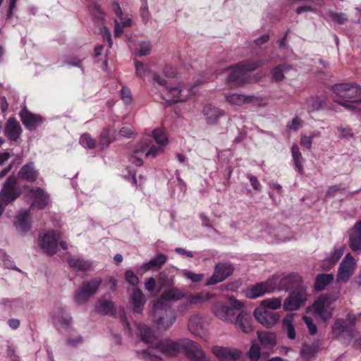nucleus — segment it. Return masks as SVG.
<instances>
[{
  "mask_svg": "<svg viewBox=\"0 0 361 361\" xmlns=\"http://www.w3.org/2000/svg\"><path fill=\"white\" fill-rule=\"evenodd\" d=\"M349 247L353 252L361 251V220L348 231Z\"/></svg>",
  "mask_w": 361,
  "mask_h": 361,
  "instance_id": "28",
  "label": "nucleus"
},
{
  "mask_svg": "<svg viewBox=\"0 0 361 361\" xmlns=\"http://www.w3.org/2000/svg\"><path fill=\"white\" fill-rule=\"evenodd\" d=\"M166 261L167 256L163 253H159L155 257L152 258L147 262H145L142 266H140L137 269V273L140 275H143L145 273L150 270L158 271L162 267Z\"/></svg>",
  "mask_w": 361,
  "mask_h": 361,
  "instance_id": "22",
  "label": "nucleus"
},
{
  "mask_svg": "<svg viewBox=\"0 0 361 361\" xmlns=\"http://www.w3.org/2000/svg\"><path fill=\"white\" fill-rule=\"evenodd\" d=\"M332 274H319L315 277L314 289L316 291L324 290L334 280Z\"/></svg>",
  "mask_w": 361,
  "mask_h": 361,
  "instance_id": "39",
  "label": "nucleus"
},
{
  "mask_svg": "<svg viewBox=\"0 0 361 361\" xmlns=\"http://www.w3.org/2000/svg\"><path fill=\"white\" fill-rule=\"evenodd\" d=\"M202 114L209 125L216 124L219 118L224 115V111L212 104L205 105L203 107Z\"/></svg>",
  "mask_w": 361,
  "mask_h": 361,
  "instance_id": "29",
  "label": "nucleus"
},
{
  "mask_svg": "<svg viewBox=\"0 0 361 361\" xmlns=\"http://www.w3.org/2000/svg\"><path fill=\"white\" fill-rule=\"evenodd\" d=\"M157 281L160 289L164 290V292L174 285L173 278L169 276L164 271L159 273Z\"/></svg>",
  "mask_w": 361,
  "mask_h": 361,
  "instance_id": "44",
  "label": "nucleus"
},
{
  "mask_svg": "<svg viewBox=\"0 0 361 361\" xmlns=\"http://www.w3.org/2000/svg\"><path fill=\"white\" fill-rule=\"evenodd\" d=\"M22 133L19 123L14 118H10L5 125V135L11 141H17Z\"/></svg>",
  "mask_w": 361,
  "mask_h": 361,
  "instance_id": "30",
  "label": "nucleus"
},
{
  "mask_svg": "<svg viewBox=\"0 0 361 361\" xmlns=\"http://www.w3.org/2000/svg\"><path fill=\"white\" fill-rule=\"evenodd\" d=\"M152 139H145L135 146V152H145L146 157L155 158L164 151L169 139L164 131L155 128L152 131Z\"/></svg>",
  "mask_w": 361,
  "mask_h": 361,
  "instance_id": "1",
  "label": "nucleus"
},
{
  "mask_svg": "<svg viewBox=\"0 0 361 361\" xmlns=\"http://www.w3.org/2000/svg\"><path fill=\"white\" fill-rule=\"evenodd\" d=\"M188 329L192 334L201 336L203 333L202 318L197 314L191 316L189 319Z\"/></svg>",
  "mask_w": 361,
  "mask_h": 361,
  "instance_id": "38",
  "label": "nucleus"
},
{
  "mask_svg": "<svg viewBox=\"0 0 361 361\" xmlns=\"http://www.w3.org/2000/svg\"><path fill=\"white\" fill-rule=\"evenodd\" d=\"M33 199L32 207L37 209L44 208L49 202V195L41 188H35L30 190Z\"/></svg>",
  "mask_w": 361,
  "mask_h": 361,
  "instance_id": "27",
  "label": "nucleus"
},
{
  "mask_svg": "<svg viewBox=\"0 0 361 361\" xmlns=\"http://www.w3.org/2000/svg\"><path fill=\"white\" fill-rule=\"evenodd\" d=\"M18 227L23 232H27L30 228V210H24L18 216Z\"/></svg>",
  "mask_w": 361,
  "mask_h": 361,
  "instance_id": "43",
  "label": "nucleus"
},
{
  "mask_svg": "<svg viewBox=\"0 0 361 361\" xmlns=\"http://www.w3.org/2000/svg\"><path fill=\"white\" fill-rule=\"evenodd\" d=\"M242 307L243 304L238 301H235L230 305L217 302L213 306L212 312L219 319L234 324L238 314L243 312Z\"/></svg>",
  "mask_w": 361,
  "mask_h": 361,
  "instance_id": "9",
  "label": "nucleus"
},
{
  "mask_svg": "<svg viewBox=\"0 0 361 361\" xmlns=\"http://www.w3.org/2000/svg\"><path fill=\"white\" fill-rule=\"evenodd\" d=\"M291 154L293 157V160L295 167L297 168L299 173H302V157L300 152V149L297 145H293L291 147Z\"/></svg>",
  "mask_w": 361,
  "mask_h": 361,
  "instance_id": "46",
  "label": "nucleus"
},
{
  "mask_svg": "<svg viewBox=\"0 0 361 361\" xmlns=\"http://www.w3.org/2000/svg\"><path fill=\"white\" fill-rule=\"evenodd\" d=\"M251 316L245 312H240L236 317L234 323L236 328L240 329L245 334H250L253 331V327L251 324Z\"/></svg>",
  "mask_w": 361,
  "mask_h": 361,
  "instance_id": "31",
  "label": "nucleus"
},
{
  "mask_svg": "<svg viewBox=\"0 0 361 361\" xmlns=\"http://www.w3.org/2000/svg\"><path fill=\"white\" fill-rule=\"evenodd\" d=\"M213 297V295L209 292L202 291L197 294H190L185 297V305H195L201 304L207 300H209Z\"/></svg>",
  "mask_w": 361,
  "mask_h": 361,
  "instance_id": "37",
  "label": "nucleus"
},
{
  "mask_svg": "<svg viewBox=\"0 0 361 361\" xmlns=\"http://www.w3.org/2000/svg\"><path fill=\"white\" fill-rule=\"evenodd\" d=\"M102 283V280L99 277L84 281L82 286L74 293L73 299L75 302L78 305L86 303L91 297L97 293Z\"/></svg>",
  "mask_w": 361,
  "mask_h": 361,
  "instance_id": "7",
  "label": "nucleus"
},
{
  "mask_svg": "<svg viewBox=\"0 0 361 361\" xmlns=\"http://www.w3.org/2000/svg\"><path fill=\"white\" fill-rule=\"evenodd\" d=\"M262 304L270 310H277L281 306V300L279 298L266 299Z\"/></svg>",
  "mask_w": 361,
  "mask_h": 361,
  "instance_id": "52",
  "label": "nucleus"
},
{
  "mask_svg": "<svg viewBox=\"0 0 361 361\" xmlns=\"http://www.w3.org/2000/svg\"><path fill=\"white\" fill-rule=\"evenodd\" d=\"M226 99L231 104L241 106L245 103L253 102L255 97L253 96H245L241 94H231L226 97Z\"/></svg>",
  "mask_w": 361,
  "mask_h": 361,
  "instance_id": "42",
  "label": "nucleus"
},
{
  "mask_svg": "<svg viewBox=\"0 0 361 361\" xmlns=\"http://www.w3.org/2000/svg\"><path fill=\"white\" fill-rule=\"evenodd\" d=\"M183 275L187 278L188 279L190 280L193 283H197L202 281L204 274L202 273L200 274H195L188 269H183L182 271Z\"/></svg>",
  "mask_w": 361,
  "mask_h": 361,
  "instance_id": "51",
  "label": "nucleus"
},
{
  "mask_svg": "<svg viewBox=\"0 0 361 361\" xmlns=\"http://www.w3.org/2000/svg\"><path fill=\"white\" fill-rule=\"evenodd\" d=\"M152 46L149 42H142L140 48L135 50V53L140 57L149 54Z\"/></svg>",
  "mask_w": 361,
  "mask_h": 361,
  "instance_id": "54",
  "label": "nucleus"
},
{
  "mask_svg": "<svg viewBox=\"0 0 361 361\" xmlns=\"http://www.w3.org/2000/svg\"><path fill=\"white\" fill-rule=\"evenodd\" d=\"M19 179L30 182H35L39 177V171L35 166L33 161H30L23 165L18 173Z\"/></svg>",
  "mask_w": 361,
  "mask_h": 361,
  "instance_id": "26",
  "label": "nucleus"
},
{
  "mask_svg": "<svg viewBox=\"0 0 361 361\" xmlns=\"http://www.w3.org/2000/svg\"><path fill=\"white\" fill-rule=\"evenodd\" d=\"M299 287H305L302 285L301 276L295 273L290 274L283 277L279 283V289L283 290H295Z\"/></svg>",
  "mask_w": 361,
  "mask_h": 361,
  "instance_id": "23",
  "label": "nucleus"
},
{
  "mask_svg": "<svg viewBox=\"0 0 361 361\" xmlns=\"http://www.w3.org/2000/svg\"><path fill=\"white\" fill-rule=\"evenodd\" d=\"M338 298L336 294H324L320 295L312 305L314 312L323 320L329 319L332 316L333 309L331 305Z\"/></svg>",
  "mask_w": 361,
  "mask_h": 361,
  "instance_id": "10",
  "label": "nucleus"
},
{
  "mask_svg": "<svg viewBox=\"0 0 361 361\" xmlns=\"http://www.w3.org/2000/svg\"><path fill=\"white\" fill-rule=\"evenodd\" d=\"M344 247L340 246L339 247L335 246L333 250L326 257V261L330 264V266H334L343 255Z\"/></svg>",
  "mask_w": 361,
  "mask_h": 361,
  "instance_id": "45",
  "label": "nucleus"
},
{
  "mask_svg": "<svg viewBox=\"0 0 361 361\" xmlns=\"http://www.w3.org/2000/svg\"><path fill=\"white\" fill-rule=\"evenodd\" d=\"M332 90L341 98L353 99L361 94V86L353 82L336 84Z\"/></svg>",
  "mask_w": 361,
  "mask_h": 361,
  "instance_id": "16",
  "label": "nucleus"
},
{
  "mask_svg": "<svg viewBox=\"0 0 361 361\" xmlns=\"http://www.w3.org/2000/svg\"><path fill=\"white\" fill-rule=\"evenodd\" d=\"M138 329L141 340L146 344L149 345L147 349L137 351L138 357L144 361H162L160 356L153 353V349L155 347V343L158 341L153 330L146 325L140 324L138 326Z\"/></svg>",
  "mask_w": 361,
  "mask_h": 361,
  "instance_id": "2",
  "label": "nucleus"
},
{
  "mask_svg": "<svg viewBox=\"0 0 361 361\" xmlns=\"http://www.w3.org/2000/svg\"><path fill=\"white\" fill-rule=\"evenodd\" d=\"M121 97L123 102L128 104L132 101L131 92L129 88L123 87L121 90Z\"/></svg>",
  "mask_w": 361,
  "mask_h": 361,
  "instance_id": "62",
  "label": "nucleus"
},
{
  "mask_svg": "<svg viewBox=\"0 0 361 361\" xmlns=\"http://www.w3.org/2000/svg\"><path fill=\"white\" fill-rule=\"evenodd\" d=\"M140 15L143 23L147 24L150 18V13L149 11L148 4L140 5Z\"/></svg>",
  "mask_w": 361,
  "mask_h": 361,
  "instance_id": "59",
  "label": "nucleus"
},
{
  "mask_svg": "<svg viewBox=\"0 0 361 361\" xmlns=\"http://www.w3.org/2000/svg\"><path fill=\"white\" fill-rule=\"evenodd\" d=\"M101 34L103 36L104 39H105L107 41L109 47H111L113 44L111 35L107 27L103 26L101 28Z\"/></svg>",
  "mask_w": 361,
  "mask_h": 361,
  "instance_id": "63",
  "label": "nucleus"
},
{
  "mask_svg": "<svg viewBox=\"0 0 361 361\" xmlns=\"http://www.w3.org/2000/svg\"><path fill=\"white\" fill-rule=\"evenodd\" d=\"M22 123L29 130H34L42 123V118L30 112L26 108L23 109L20 114Z\"/></svg>",
  "mask_w": 361,
  "mask_h": 361,
  "instance_id": "24",
  "label": "nucleus"
},
{
  "mask_svg": "<svg viewBox=\"0 0 361 361\" xmlns=\"http://www.w3.org/2000/svg\"><path fill=\"white\" fill-rule=\"evenodd\" d=\"M125 279L130 285L133 286L137 285L139 283V278L132 270L126 271Z\"/></svg>",
  "mask_w": 361,
  "mask_h": 361,
  "instance_id": "56",
  "label": "nucleus"
},
{
  "mask_svg": "<svg viewBox=\"0 0 361 361\" xmlns=\"http://www.w3.org/2000/svg\"><path fill=\"white\" fill-rule=\"evenodd\" d=\"M140 152H135V149L133 150V153L128 157L129 161L136 166H140L143 164V161L141 158L137 156Z\"/></svg>",
  "mask_w": 361,
  "mask_h": 361,
  "instance_id": "61",
  "label": "nucleus"
},
{
  "mask_svg": "<svg viewBox=\"0 0 361 361\" xmlns=\"http://www.w3.org/2000/svg\"><path fill=\"white\" fill-rule=\"evenodd\" d=\"M336 102L348 109L357 111L359 114H361V108L359 106V105H361V99L355 100L353 102V104H349L345 102H341V101H338Z\"/></svg>",
  "mask_w": 361,
  "mask_h": 361,
  "instance_id": "57",
  "label": "nucleus"
},
{
  "mask_svg": "<svg viewBox=\"0 0 361 361\" xmlns=\"http://www.w3.org/2000/svg\"><path fill=\"white\" fill-rule=\"evenodd\" d=\"M319 349V343H304L300 349V354L305 361H311L315 359Z\"/></svg>",
  "mask_w": 361,
  "mask_h": 361,
  "instance_id": "35",
  "label": "nucleus"
},
{
  "mask_svg": "<svg viewBox=\"0 0 361 361\" xmlns=\"http://www.w3.org/2000/svg\"><path fill=\"white\" fill-rule=\"evenodd\" d=\"M133 310L136 313H141L146 302V297L141 290L135 288L130 298Z\"/></svg>",
  "mask_w": 361,
  "mask_h": 361,
  "instance_id": "32",
  "label": "nucleus"
},
{
  "mask_svg": "<svg viewBox=\"0 0 361 361\" xmlns=\"http://www.w3.org/2000/svg\"><path fill=\"white\" fill-rule=\"evenodd\" d=\"M185 339L173 341L170 338H164L159 340L155 343L153 350H158L166 356L176 357L179 354L180 350L183 349Z\"/></svg>",
  "mask_w": 361,
  "mask_h": 361,
  "instance_id": "12",
  "label": "nucleus"
},
{
  "mask_svg": "<svg viewBox=\"0 0 361 361\" xmlns=\"http://www.w3.org/2000/svg\"><path fill=\"white\" fill-rule=\"evenodd\" d=\"M324 103V101L317 96L311 97L308 98L305 102V104L310 109V111L320 110L323 107Z\"/></svg>",
  "mask_w": 361,
  "mask_h": 361,
  "instance_id": "47",
  "label": "nucleus"
},
{
  "mask_svg": "<svg viewBox=\"0 0 361 361\" xmlns=\"http://www.w3.org/2000/svg\"><path fill=\"white\" fill-rule=\"evenodd\" d=\"M186 293L187 291L185 288H178L173 286L161 295L159 299L155 302L156 307H170L169 302L184 298Z\"/></svg>",
  "mask_w": 361,
  "mask_h": 361,
  "instance_id": "17",
  "label": "nucleus"
},
{
  "mask_svg": "<svg viewBox=\"0 0 361 361\" xmlns=\"http://www.w3.org/2000/svg\"><path fill=\"white\" fill-rule=\"evenodd\" d=\"M263 64L264 61L262 59L240 62L233 67L231 73L228 75V80L238 85L245 84L248 82L247 72L255 71Z\"/></svg>",
  "mask_w": 361,
  "mask_h": 361,
  "instance_id": "3",
  "label": "nucleus"
},
{
  "mask_svg": "<svg viewBox=\"0 0 361 361\" xmlns=\"http://www.w3.org/2000/svg\"><path fill=\"white\" fill-rule=\"evenodd\" d=\"M90 9L93 12L94 16H96V13L101 16L97 17L98 19L101 18L102 20V16H104L105 15V13L98 4H97V3L92 4L90 5Z\"/></svg>",
  "mask_w": 361,
  "mask_h": 361,
  "instance_id": "64",
  "label": "nucleus"
},
{
  "mask_svg": "<svg viewBox=\"0 0 361 361\" xmlns=\"http://www.w3.org/2000/svg\"><path fill=\"white\" fill-rule=\"evenodd\" d=\"M308 298L306 288L305 287H299L293 290L288 297L283 301V308L288 311H295L299 310L302 306L305 305Z\"/></svg>",
  "mask_w": 361,
  "mask_h": 361,
  "instance_id": "13",
  "label": "nucleus"
},
{
  "mask_svg": "<svg viewBox=\"0 0 361 361\" xmlns=\"http://www.w3.org/2000/svg\"><path fill=\"white\" fill-rule=\"evenodd\" d=\"M79 143L84 147L92 149L96 147V140L89 133H82L80 135Z\"/></svg>",
  "mask_w": 361,
  "mask_h": 361,
  "instance_id": "48",
  "label": "nucleus"
},
{
  "mask_svg": "<svg viewBox=\"0 0 361 361\" xmlns=\"http://www.w3.org/2000/svg\"><path fill=\"white\" fill-rule=\"evenodd\" d=\"M61 238L60 232L49 231L39 238V246L48 255H54L58 247V242Z\"/></svg>",
  "mask_w": 361,
  "mask_h": 361,
  "instance_id": "14",
  "label": "nucleus"
},
{
  "mask_svg": "<svg viewBox=\"0 0 361 361\" xmlns=\"http://www.w3.org/2000/svg\"><path fill=\"white\" fill-rule=\"evenodd\" d=\"M276 279L271 277L265 281L257 283L245 290V295L249 299H256L266 293L273 292L276 287Z\"/></svg>",
  "mask_w": 361,
  "mask_h": 361,
  "instance_id": "11",
  "label": "nucleus"
},
{
  "mask_svg": "<svg viewBox=\"0 0 361 361\" xmlns=\"http://www.w3.org/2000/svg\"><path fill=\"white\" fill-rule=\"evenodd\" d=\"M355 269V259L350 253H348L345 256L339 265L338 274L336 275L337 282H347L353 274Z\"/></svg>",
  "mask_w": 361,
  "mask_h": 361,
  "instance_id": "15",
  "label": "nucleus"
},
{
  "mask_svg": "<svg viewBox=\"0 0 361 361\" xmlns=\"http://www.w3.org/2000/svg\"><path fill=\"white\" fill-rule=\"evenodd\" d=\"M260 344L267 350L273 349L276 344L275 333L269 331H258L257 332Z\"/></svg>",
  "mask_w": 361,
  "mask_h": 361,
  "instance_id": "33",
  "label": "nucleus"
},
{
  "mask_svg": "<svg viewBox=\"0 0 361 361\" xmlns=\"http://www.w3.org/2000/svg\"><path fill=\"white\" fill-rule=\"evenodd\" d=\"M183 350L190 361H210L202 347L193 341L186 338Z\"/></svg>",
  "mask_w": 361,
  "mask_h": 361,
  "instance_id": "18",
  "label": "nucleus"
},
{
  "mask_svg": "<svg viewBox=\"0 0 361 361\" xmlns=\"http://www.w3.org/2000/svg\"><path fill=\"white\" fill-rule=\"evenodd\" d=\"M106 298V294L97 300L95 305L96 310L101 314L115 317L117 314L116 307L112 301Z\"/></svg>",
  "mask_w": 361,
  "mask_h": 361,
  "instance_id": "25",
  "label": "nucleus"
},
{
  "mask_svg": "<svg viewBox=\"0 0 361 361\" xmlns=\"http://www.w3.org/2000/svg\"><path fill=\"white\" fill-rule=\"evenodd\" d=\"M253 315L256 320L267 328H271L279 320L278 314L262 308H256Z\"/></svg>",
  "mask_w": 361,
  "mask_h": 361,
  "instance_id": "21",
  "label": "nucleus"
},
{
  "mask_svg": "<svg viewBox=\"0 0 361 361\" xmlns=\"http://www.w3.org/2000/svg\"><path fill=\"white\" fill-rule=\"evenodd\" d=\"M293 68V66L288 63H282L275 66L271 70V80L274 82H281L284 78V74Z\"/></svg>",
  "mask_w": 361,
  "mask_h": 361,
  "instance_id": "40",
  "label": "nucleus"
},
{
  "mask_svg": "<svg viewBox=\"0 0 361 361\" xmlns=\"http://www.w3.org/2000/svg\"><path fill=\"white\" fill-rule=\"evenodd\" d=\"M154 323L160 331H166L170 329L176 320V316L171 307H156L153 305Z\"/></svg>",
  "mask_w": 361,
  "mask_h": 361,
  "instance_id": "8",
  "label": "nucleus"
},
{
  "mask_svg": "<svg viewBox=\"0 0 361 361\" xmlns=\"http://www.w3.org/2000/svg\"><path fill=\"white\" fill-rule=\"evenodd\" d=\"M233 272V267L229 263H219L215 266L214 273L206 282V286H212L224 281Z\"/></svg>",
  "mask_w": 361,
  "mask_h": 361,
  "instance_id": "19",
  "label": "nucleus"
},
{
  "mask_svg": "<svg viewBox=\"0 0 361 361\" xmlns=\"http://www.w3.org/2000/svg\"><path fill=\"white\" fill-rule=\"evenodd\" d=\"M355 323L356 317L350 313L347 314L345 319H336L332 327L333 336L337 338L346 336L349 340L355 338L356 336Z\"/></svg>",
  "mask_w": 361,
  "mask_h": 361,
  "instance_id": "6",
  "label": "nucleus"
},
{
  "mask_svg": "<svg viewBox=\"0 0 361 361\" xmlns=\"http://www.w3.org/2000/svg\"><path fill=\"white\" fill-rule=\"evenodd\" d=\"M282 329L290 340L295 338V331L293 326V315L287 314L282 319Z\"/></svg>",
  "mask_w": 361,
  "mask_h": 361,
  "instance_id": "41",
  "label": "nucleus"
},
{
  "mask_svg": "<svg viewBox=\"0 0 361 361\" xmlns=\"http://www.w3.org/2000/svg\"><path fill=\"white\" fill-rule=\"evenodd\" d=\"M82 59L75 56H68L66 58L65 63L68 66L80 67Z\"/></svg>",
  "mask_w": 361,
  "mask_h": 361,
  "instance_id": "60",
  "label": "nucleus"
},
{
  "mask_svg": "<svg viewBox=\"0 0 361 361\" xmlns=\"http://www.w3.org/2000/svg\"><path fill=\"white\" fill-rule=\"evenodd\" d=\"M302 319L309 330L310 334L315 335L317 332V327L314 324L313 319L310 317L307 316L303 317Z\"/></svg>",
  "mask_w": 361,
  "mask_h": 361,
  "instance_id": "58",
  "label": "nucleus"
},
{
  "mask_svg": "<svg viewBox=\"0 0 361 361\" xmlns=\"http://www.w3.org/2000/svg\"><path fill=\"white\" fill-rule=\"evenodd\" d=\"M135 66L137 76L141 78H144L148 73H150L148 65L146 63H144L138 61H135Z\"/></svg>",
  "mask_w": 361,
  "mask_h": 361,
  "instance_id": "49",
  "label": "nucleus"
},
{
  "mask_svg": "<svg viewBox=\"0 0 361 361\" xmlns=\"http://www.w3.org/2000/svg\"><path fill=\"white\" fill-rule=\"evenodd\" d=\"M329 16L333 21L336 22L339 25H343L348 20V17L344 13L330 11L329 13Z\"/></svg>",
  "mask_w": 361,
  "mask_h": 361,
  "instance_id": "53",
  "label": "nucleus"
},
{
  "mask_svg": "<svg viewBox=\"0 0 361 361\" xmlns=\"http://www.w3.org/2000/svg\"><path fill=\"white\" fill-rule=\"evenodd\" d=\"M154 82L165 87L169 98L163 97L166 105L170 106L174 103L184 102L191 94V89H180L178 87H169L166 85L165 79L157 73H152Z\"/></svg>",
  "mask_w": 361,
  "mask_h": 361,
  "instance_id": "4",
  "label": "nucleus"
},
{
  "mask_svg": "<svg viewBox=\"0 0 361 361\" xmlns=\"http://www.w3.org/2000/svg\"><path fill=\"white\" fill-rule=\"evenodd\" d=\"M54 322H58L64 328H68L72 323L73 319L71 314L63 307H58L53 315Z\"/></svg>",
  "mask_w": 361,
  "mask_h": 361,
  "instance_id": "36",
  "label": "nucleus"
},
{
  "mask_svg": "<svg viewBox=\"0 0 361 361\" xmlns=\"http://www.w3.org/2000/svg\"><path fill=\"white\" fill-rule=\"evenodd\" d=\"M20 194L21 190L18 185L16 178L13 176H8L0 191V216L6 206L16 200Z\"/></svg>",
  "mask_w": 361,
  "mask_h": 361,
  "instance_id": "5",
  "label": "nucleus"
},
{
  "mask_svg": "<svg viewBox=\"0 0 361 361\" xmlns=\"http://www.w3.org/2000/svg\"><path fill=\"white\" fill-rule=\"evenodd\" d=\"M212 351L219 361H238L241 355L239 350L228 347L216 345Z\"/></svg>",
  "mask_w": 361,
  "mask_h": 361,
  "instance_id": "20",
  "label": "nucleus"
},
{
  "mask_svg": "<svg viewBox=\"0 0 361 361\" xmlns=\"http://www.w3.org/2000/svg\"><path fill=\"white\" fill-rule=\"evenodd\" d=\"M109 135H110V129L109 128H106L102 130V131L100 134L99 142L101 149H104L106 148L111 143Z\"/></svg>",
  "mask_w": 361,
  "mask_h": 361,
  "instance_id": "50",
  "label": "nucleus"
},
{
  "mask_svg": "<svg viewBox=\"0 0 361 361\" xmlns=\"http://www.w3.org/2000/svg\"><path fill=\"white\" fill-rule=\"evenodd\" d=\"M69 267L74 271H86L91 269L92 263L90 260L82 258L70 256L67 258Z\"/></svg>",
  "mask_w": 361,
  "mask_h": 361,
  "instance_id": "34",
  "label": "nucleus"
},
{
  "mask_svg": "<svg viewBox=\"0 0 361 361\" xmlns=\"http://www.w3.org/2000/svg\"><path fill=\"white\" fill-rule=\"evenodd\" d=\"M251 361H257L260 357V347L258 344L252 343L248 352Z\"/></svg>",
  "mask_w": 361,
  "mask_h": 361,
  "instance_id": "55",
  "label": "nucleus"
}]
</instances>
